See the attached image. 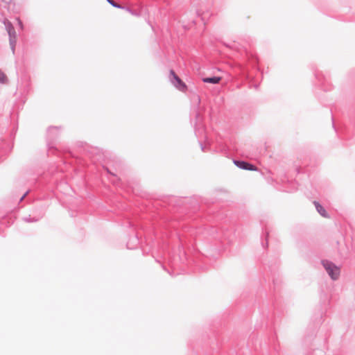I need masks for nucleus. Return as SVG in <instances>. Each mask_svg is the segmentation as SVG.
<instances>
[{"label":"nucleus","mask_w":355,"mask_h":355,"mask_svg":"<svg viewBox=\"0 0 355 355\" xmlns=\"http://www.w3.org/2000/svg\"><path fill=\"white\" fill-rule=\"evenodd\" d=\"M322 265L332 279L335 280L338 278L340 275V268L338 267L327 261H323Z\"/></svg>","instance_id":"1"},{"label":"nucleus","mask_w":355,"mask_h":355,"mask_svg":"<svg viewBox=\"0 0 355 355\" xmlns=\"http://www.w3.org/2000/svg\"><path fill=\"white\" fill-rule=\"evenodd\" d=\"M171 74L173 76L175 83H173L175 87L180 91H185L187 87L186 85L182 81V80L175 74L174 71L171 70L170 71Z\"/></svg>","instance_id":"2"},{"label":"nucleus","mask_w":355,"mask_h":355,"mask_svg":"<svg viewBox=\"0 0 355 355\" xmlns=\"http://www.w3.org/2000/svg\"><path fill=\"white\" fill-rule=\"evenodd\" d=\"M234 163L236 166L239 167L240 168L244 169V170H249V171H256L257 168L248 162H240V161H234Z\"/></svg>","instance_id":"3"},{"label":"nucleus","mask_w":355,"mask_h":355,"mask_svg":"<svg viewBox=\"0 0 355 355\" xmlns=\"http://www.w3.org/2000/svg\"><path fill=\"white\" fill-rule=\"evenodd\" d=\"M314 205L315 206L317 211L320 213V214L322 216H323L324 218H329V216H328L326 210L322 205H320L318 202H314Z\"/></svg>","instance_id":"4"},{"label":"nucleus","mask_w":355,"mask_h":355,"mask_svg":"<svg viewBox=\"0 0 355 355\" xmlns=\"http://www.w3.org/2000/svg\"><path fill=\"white\" fill-rule=\"evenodd\" d=\"M221 78L220 77H211V78H204L202 81L204 83H211V84H217L220 81Z\"/></svg>","instance_id":"5"},{"label":"nucleus","mask_w":355,"mask_h":355,"mask_svg":"<svg viewBox=\"0 0 355 355\" xmlns=\"http://www.w3.org/2000/svg\"><path fill=\"white\" fill-rule=\"evenodd\" d=\"M7 80L6 75L0 71V82L5 83Z\"/></svg>","instance_id":"6"},{"label":"nucleus","mask_w":355,"mask_h":355,"mask_svg":"<svg viewBox=\"0 0 355 355\" xmlns=\"http://www.w3.org/2000/svg\"><path fill=\"white\" fill-rule=\"evenodd\" d=\"M110 4H112L114 7H118V6L112 1V0H107Z\"/></svg>","instance_id":"7"}]
</instances>
